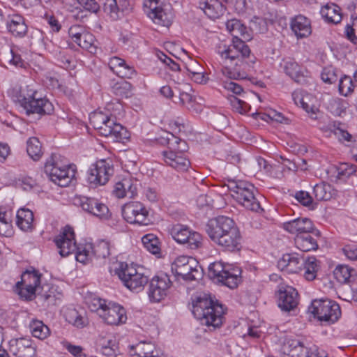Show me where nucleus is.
Here are the masks:
<instances>
[{"instance_id":"f257e3e1","label":"nucleus","mask_w":357,"mask_h":357,"mask_svg":"<svg viewBox=\"0 0 357 357\" xmlns=\"http://www.w3.org/2000/svg\"><path fill=\"white\" fill-rule=\"evenodd\" d=\"M216 52L220 56L222 73L230 79H241L246 77V71L255 63V57H250V50L242 39H233L227 45L220 44Z\"/></svg>"},{"instance_id":"f03ea898","label":"nucleus","mask_w":357,"mask_h":357,"mask_svg":"<svg viewBox=\"0 0 357 357\" xmlns=\"http://www.w3.org/2000/svg\"><path fill=\"white\" fill-rule=\"evenodd\" d=\"M206 232L217 245L227 252H235L242 248V236L233 219L223 215L209 220Z\"/></svg>"},{"instance_id":"7ed1b4c3","label":"nucleus","mask_w":357,"mask_h":357,"mask_svg":"<svg viewBox=\"0 0 357 357\" xmlns=\"http://www.w3.org/2000/svg\"><path fill=\"white\" fill-rule=\"evenodd\" d=\"M192 312L202 324L213 329L220 328L222 324L223 307L210 295L203 294L196 297L192 302Z\"/></svg>"},{"instance_id":"20e7f679","label":"nucleus","mask_w":357,"mask_h":357,"mask_svg":"<svg viewBox=\"0 0 357 357\" xmlns=\"http://www.w3.org/2000/svg\"><path fill=\"white\" fill-rule=\"evenodd\" d=\"M165 139L167 149L162 152L164 162L177 171L188 170L190 162L184 154L187 148L185 142L169 132L167 133Z\"/></svg>"},{"instance_id":"39448f33","label":"nucleus","mask_w":357,"mask_h":357,"mask_svg":"<svg viewBox=\"0 0 357 357\" xmlns=\"http://www.w3.org/2000/svg\"><path fill=\"white\" fill-rule=\"evenodd\" d=\"M227 185L228 189L233 192L232 196L246 209L258 213L264 211L259 199L255 194L257 190L252 184L245 181L228 178Z\"/></svg>"},{"instance_id":"423d86ee","label":"nucleus","mask_w":357,"mask_h":357,"mask_svg":"<svg viewBox=\"0 0 357 357\" xmlns=\"http://www.w3.org/2000/svg\"><path fill=\"white\" fill-rule=\"evenodd\" d=\"M18 102L26 111V114H37L39 115L51 114L54 111L52 103L40 94L32 86H26L21 89Z\"/></svg>"},{"instance_id":"0eeeda50","label":"nucleus","mask_w":357,"mask_h":357,"mask_svg":"<svg viewBox=\"0 0 357 357\" xmlns=\"http://www.w3.org/2000/svg\"><path fill=\"white\" fill-rule=\"evenodd\" d=\"M61 156L52 153L45 164V172L50 179L61 187L68 186L75 175V172L68 165H63Z\"/></svg>"},{"instance_id":"6e6552de","label":"nucleus","mask_w":357,"mask_h":357,"mask_svg":"<svg viewBox=\"0 0 357 357\" xmlns=\"http://www.w3.org/2000/svg\"><path fill=\"white\" fill-rule=\"evenodd\" d=\"M241 273L238 267L222 261H215L208 266L209 277L231 289L237 287Z\"/></svg>"},{"instance_id":"1a4fd4ad","label":"nucleus","mask_w":357,"mask_h":357,"mask_svg":"<svg viewBox=\"0 0 357 357\" xmlns=\"http://www.w3.org/2000/svg\"><path fill=\"white\" fill-rule=\"evenodd\" d=\"M115 272L124 286L132 291H142L149 281L148 277L139 273L132 264L121 263Z\"/></svg>"},{"instance_id":"9d476101","label":"nucleus","mask_w":357,"mask_h":357,"mask_svg":"<svg viewBox=\"0 0 357 357\" xmlns=\"http://www.w3.org/2000/svg\"><path fill=\"white\" fill-rule=\"evenodd\" d=\"M309 310L314 317L328 324L336 322L341 316L340 305L328 299L313 301Z\"/></svg>"},{"instance_id":"9b49d317","label":"nucleus","mask_w":357,"mask_h":357,"mask_svg":"<svg viewBox=\"0 0 357 357\" xmlns=\"http://www.w3.org/2000/svg\"><path fill=\"white\" fill-rule=\"evenodd\" d=\"M173 239L191 250H197L203 246V237L199 232L191 229L188 226L175 224L169 229Z\"/></svg>"},{"instance_id":"f8f14e48","label":"nucleus","mask_w":357,"mask_h":357,"mask_svg":"<svg viewBox=\"0 0 357 357\" xmlns=\"http://www.w3.org/2000/svg\"><path fill=\"white\" fill-rule=\"evenodd\" d=\"M114 172V165L111 160H98L89 170L88 181L94 187L104 185L109 181Z\"/></svg>"},{"instance_id":"ddd939ff","label":"nucleus","mask_w":357,"mask_h":357,"mask_svg":"<svg viewBox=\"0 0 357 357\" xmlns=\"http://www.w3.org/2000/svg\"><path fill=\"white\" fill-rule=\"evenodd\" d=\"M172 286V281L167 274L154 276L150 281L148 296L151 302L158 303L165 299Z\"/></svg>"},{"instance_id":"4468645a","label":"nucleus","mask_w":357,"mask_h":357,"mask_svg":"<svg viewBox=\"0 0 357 357\" xmlns=\"http://www.w3.org/2000/svg\"><path fill=\"white\" fill-rule=\"evenodd\" d=\"M195 264L193 259L180 256L172 264V271L185 280H195L200 277L201 273L196 267H194Z\"/></svg>"},{"instance_id":"2eb2a0df","label":"nucleus","mask_w":357,"mask_h":357,"mask_svg":"<svg viewBox=\"0 0 357 357\" xmlns=\"http://www.w3.org/2000/svg\"><path fill=\"white\" fill-rule=\"evenodd\" d=\"M158 0H145L144 12L154 23L168 27L172 22V13H167Z\"/></svg>"},{"instance_id":"dca6fc26","label":"nucleus","mask_w":357,"mask_h":357,"mask_svg":"<svg viewBox=\"0 0 357 357\" xmlns=\"http://www.w3.org/2000/svg\"><path fill=\"white\" fill-rule=\"evenodd\" d=\"M74 204L82 208L86 213L99 218H105L108 216V207L96 198L85 196H76L74 198Z\"/></svg>"},{"instance_id":"f3484780","label":"nucleus","mask_w":357,"mask_h":357,"mask_svg":"<svg viewBox=\"0 0 357 357\" xmlns=\"http://www.w3.org/2000/svg\"><path fill=\"white\" fill-rule=\"evenodd\" d=\"M122 215L129 223L148 225V211L138 202L126 204L122 208Z\"/></svg>"},{"instance_id":"a211bd4d","label":"nucleus","mask_w":357,"mask_h":357,"mask_svg":"<svg viewBox=\"0 0 357 357\" xmlns=\"http://www.w3.org/2000/svg\"><path fill=\"white\" fill-rule=\"evenodd\" d=\"M54 241L61 257L68 256L77 249L74 231L69 226L65 227Z\"/></svg>"},{"instance_id":"6ab92c4d","label":"nucleus","mask_w":357,"mask_h":357,"mask_svg":"<svg viewBox=\"0 0 357 357\" xmlns=\"http://www.w3.org/2000/svg\"><path fill=\"white\" fill-rule=\"evenodd\" d=\"M98 133L102 136L110 137L114 142H121L128 137L126 129L117 123L112 116L108 117Z\"/></svg>"},{"instance_id":"aec40b11","label":"nucleus","mask_w":357,"mask_h":357,"mask_svg":"<svg viewBox=\"0 0 357 357\" xmlns=\"http://www.w3.org/2000/svg\"><path fill=\"white\" fill-rule=\"evenodd\" d=\"M100 317L109 325L123 324L127 319L125 309L116 303H109L106 305L105 309L100 310Z\"/></svg>"},{"instance_id":"412c9836","label":"nucleus","mask_w":357,"mask_h":357,"mask_svg":"<svg viewBox=\"0 0 357 357\" xmlns=\"http://www.w3.org/2000/svg\"><path fill=\"white\" fill-rule=\"evenodd\" d=\"M9 352L15 357H35L36 349L29 339H13L9 342Z\"/></svg>"},{"instance_id":"4be33fe9","label":"nucleus","mask_w":357,"mask_h":357,"mask_svg":"<svg viewBox=\"0 0 357 357\" xmlns=\"http://www.w3.org/2000/svg\"><path fill=\"white\" fill-rule=\"evenodd\" d=\"M298 292L292 287H281L278 291V307L285 312H290L298 305Z\"/></svg>"},{"instance_id":"5701e85b","label":"nucleus","mask_w":357,"mask_h":357,"mask_svg":"<svg viewBox=\"0 0 357 357\" xmlns=\"http://www.w3.org/2000/svg\"><path fill=\"white\" fill-rule=\"evenodd\" d=\"M304 264L305 257L297 253H287L278 260V266L287 273H297L303 270Z\"/></svg>"},{"instance_id":"b1692460","label":"nucleus","mask_w":357,"mask_h":357,"mask_svg":"<svg viewBox=\"0 0 357 357\" xmlns=\"http://www.w3.org/2000/svg\"><path fill=\"white\" fill-rule=\"evenodd\" d=\"M283 229L292 234L298 236L314 229L312 222L307 218H298L283 223Z\"/></svg>"},{"instance_id":"393cba45","label":"nucleus","mask_w":357,"mask_h":357,"mask_svg":"<svg viewBox=\"0 0 357 357\" xmlns=\"http://www.w3.org/2000/svg\"><path fill=\"white\" fill-rule=\"evenodd\" d=\"M132 356L136 357H167L151 342L141 341L130 347Z\"/></svg>"},{"instance_id":"a878e982","label":"nucleus","mask_w":357,"mask_h":357,"mask_svg":"<svg viewBox=\"0 0 357 357\" xmlns=\"http://www.w3.org/2000/svg\"><path fill=\"white\" fill-rule=\"evenodd\" d=\"M290 27L298 38H307L312 33L310 20L302 15L291 18Z\"/></svg>"},{"instance_id":"bb28decb","label":"nucleus","mask_w":357,"mask_h":357,"mask_svg":"<svg viewBox=\"0 0 357 357\" xmlns=\"http://www.w3.org/2000/svg\"><path fill=\"white\" fill-rule=\"evenodd\" d=\"M108 66L112 72L123 78L130 79L136 74L132 66L127 65L123 59L118 56L110 58Z\"/></svg>"},{"instance_id":"cd10ccee","label":"nucleus","mask_w":357,"mask_h":357,"mask_svg":"<svg viewBox=\"0 0 357 357\" xmlns=\"http://www.w3.org/2000/svg\"><path fill=\"white\" fill-rule=\"evenodd\" d=\"M227 30L234 36L233 39H252L251 30L237 19H231L226 23Z\"/></svg>"},{"instance_id":"c85d7f7f","label":"nucleus","mask_w":357,"mask_h":357,"mask_svg":"<svg viewBox=\"0 0 357 357\" xmlns=\"http://www.w3.org/2000/svg\"><path fill=\"white\" fill-rule=\"evenodd\" d=\"M199 8L211 19H217L222 16L225 7L219 0H206L199 3Z\"/></svg>"},{"instance_id":"c756f323","label":"nucleus","mask_w":357,"mask_h":357,"mask_svg":"<svg viewBox=\"0 0 357 357\" xmlns=\"http://www.w3.org/2000/svg\"><path fill=\"white\" fill-rule=\"evenodd\" d=\"M311 233L307 232L296 236L294 241L298 249L303 252H310L318 249L317 241Z\"/></svg>"},{"instance_id":"7c9ffc66","label":"nucleus","mask_w":357,"mask_h":357,"mask_svg":"<svg viewBox=\"0 0 357 357\" xmlns=\"http://www.w3.org/2000/svg\"><path fill=\"white\" fill-rule=\"evenodd\" d=\"M284 71L296 82L302 83L305 82L302 67L292 59L284 61Z\"/></svg>"},{"instance_id":"2f4dec72","label":"nucleus","mask_w":357,"mask_h":357,"mask_svg":"<svg viewBox=\"0 0 357 357\" xmlns=\"http://www.w3.org/2000/svg\"><path fill=\"white\" fill-rule=\"evenodd\" d=\"M16 223L23 231H31L33 227V213L28 208H20L17 211Z\"/></svg>"},{"instance_id":"473e14b6","label":"nucleus","mask_w":357,"mask_h":357,"mask_svg":"<svg viewBox=\"0 0 357 357\" xmlns=\"http://www.w3.org/2000/svg\"><path fill=\"white\" fill-rule=\"evenodd\" d=\"M292 96L296 105L301 107L307 113L310 114L312 119H317V112L319 109L312 104H310V96L307 94L303 96L298 93H293Z\"/></svg>"},{"instance_id":"72a5a7b5","label":"nucleus","mask_w":357,"mask_h":357,"mask_svg":"<svg viewBox=\"0 0 357 357\" xmlns=\"http://www.w3.org/2000/svg\"><path fill=\"white\" fill-rule=\"evenodd\" d=\"M340 10V8L335 3L327 4L321 8V15L327 22L336 24L342 18Z\"/></svg>"},{"instance_id":"f704fd0d","label":"nucleus","mask_w":357,"mask_h":357,"mask_svg":"<svg viewBox=\"0 0 357 357\" xmlns=\"http://www.w3.org/2000/svg\"><path fill=\"white\" fill-rule=\"evenodd\" d=\"M7 27L13 36L20 38L24 36L27 32V26L24 23V18L18 15L12 17L7 24Z\"/></svg>"},{"instance_id":"c9c22d12","label":"nucleus","mask_w":357,"mask_h":357,"mask_svg":"<svg viewBox=\"0 0 357 357\" xmlns=\"http://www.w3.org/2000/svg\"><path fill=\"white\" fill-rule=\"evenodd\" d=\"M40 283V275L38 271L33 270L32 271H26L22 274L21 281L17 282V287L24 285L27 287L37 288Z\"/></svg>"},{"instance_id":"e433bc0d","label":"nucleus","mask_w":357,"mask_h":357,"mask_svg":"<svg viewBox=\"0 0 357 357\" xmlns=\"http://www.w3.org/2000/svg\"><path fill=\"white\" fill-rule=\"evenodd\" d=\"M355 273V270L347 265H338L333 271L336 280L342 284L349 282L354 278Z\"/></svg>"},{"instance_id":"4c0bfd02","label":"nucleus","mask_w":357,"mask_h":357,"mask_svg":"<svg viewBox=\"0 0 357 357\" xmlns=\"http://www.w3.org/2000/svg\"><path fill=\"white\" fill-rule=\"evenodd\" d=\"M303 269L304 270L303 275L307 280L312 281L314 280L319 270L317 260L315 257L305 258V264L303 266Z\"/></svg>"},{"instance_id":"58836bf2","label":"nucleus","mask_w":357,"mask_h":357,"mask_svg":"<svg viewBox=\"0 0 357 357\" xmlns=\"http://www.w3.org/2000/svg\"><path fill=\"white\" fill-rule=\"evenodd\" d=\"M356 167L349 163H341L335 168L336 181H346L347 178L354 176Z\"/></svg>"},{"instance_id":"ea45409f","label":"nucleus","mask_w":357,"mask_h":357,"mask_svg":"<svg viewBox=\"0 0 357 357\" xmlns=\"http://www.w3.org/2000/svg\"><path fill=\"white\" fill-rule=\"evenodd\" d=\"M26 151L28 155L33 160L37 161L42 157L43 152L42 151L41 143L37 137H30L26 142Z\"/></svg>"},{"instance_id":"a19ab883","label":"nucleus","mask_w":357,"mask_h":357,"mask_svg":"<svg viewBox=\"0 0 357 357\" xmlns=\"http://www.w3.org/2000/svg\"><path fill=\"white\" fill-rule=\"evenodd\" d=\"M75 251L76 260L80 263L86 264L89 260H92L93 257L92 243H85L84 245L77 246Z\"/></svg>"},{"instance_id":"79ce46f5","label":"nucleus","mask_w":357,"mask_h":357,"mask_svg":"<svg viewBox=\"0 0 357 357\" xmlns=\"http://www.w3.org/2000/svg\"><path fill=\"white\" fill-rule=\"evenodd\" d=\"M77 42H75L79 47L86 50L90 53H96V46L95 45V38L94 36L86 31H82L81 36L78 38Z\"/></svg>"},{"instance_id":"37998d69","label":"nucleus","mask_w":357,"mask_h":357,"mask_svg":"<svg viewBox=\"0 0 357 357\" xmlns=\"http://www.w3.org/2000/svg\"><path fill=\"white\" fill-rule=\"evenodd\" d=\"M132 86L125 80H121L114 84L112 86V92L120 98H129L132 96Z\"/></svg>"},{"instance_id":"c03bdc74","label":"nucleus","mask_w":357,"mask_h":357,"mask_svg":"<svg viewBox=\"0 0 357 357\" xmlns=\"http://www.w3.org/2000/svg\"><path fill=\"white\" fill-rule=\"evenodd\" d=\"M331 186L327 183L316 184L313 188V194L318 201H327L332 197Z\"/></svg>"},{"instance_id":"a18cd8bd","label":"nucleus","mask_w":357,"mask_h":357,"mask_svg":"<svg viewBox=\"0 0 357 357\" xmlns=\"http://www.w3.org/2000/svg\"><path fill=\"white\" fill-rule=\"evenodd\" d=\"M142 244L146 250L153 255L159 254L160 248L158 238L153 234H148L142 238Z\"/></svg>"},{"instance_id":"49530a36","label":"nucleus","mask_w":357,"mask_h":357,"mask_svg":"<svg viewBox=\"0 0 357 357\" xmlns=\"http://www.w3.org/2000/svg\"><path fill=\"white\" fill-rule=\"evenodd\" d=\"M30 330L33 336L40 340L45 339L50 334L49 328L39 320L33 321L30 324Z\"/></svg>"},{"instance_id":"de8ad7c7","label":"nucleus","mask_w":357,"mask_h":357,"mask_svg":"<svg viewBox=\"0 0 357 357\" xmlns=\"http://www.w3.org/2000/svg\"><path fill=\"white\" fill-rule=\"evenodd\" d=\"M93 257L106 259L110 255V245L108 241L101 240L93 244Z\"/></svg>"},{"instance_id":"09e8293b","label":"nucleus","mask_w":357,"mask_h":357,"mask_svg":"<svg viewBox=\"0 0 357 357\" xmlns=\"http://www.w3.org/2000/svg\"><path fill=\"white\" fill-rule=\"evenodd\" d=\"M66 320L77 328H84L88 324V319L75 309L70 310L66 315Z\"/></svg>"},{"instance_id":"8fccbe9b","label":"nucleus","mask_w":357,"mask_h":357,"mask_svg":"<svg viewBox=\"0 0 357 357\" xmlns=\"http://www.w3.org/2000/svg\"><path fill=\"white\" fill-rule=\"evenodd\" d=\"M273 24V19L261 18L255 16L250 20L249 29L251 30V33L253 31L257 33H264L268 29V23Z\"/></svg>"},{"instance_id":"3c124183","label":"nucleus","mask_w":357,"mask_h":357,"mask_svg":"<svg viewBox=\"0 0 357 357\" xmlns=\"http://www.w3.org/2000/svg\"><path fill=\"white\" fill-rule=\"evenodd\" d=\"M38 299L39 302L42 303L43 306L50 307L56 305L57 301H59L60 298L56 294V290L51 288L49 289L47 291L38 294Z\"/></svg>"},{"instance_id":"603ef678","label":"nucleus","mask_w":357,"mask_h":357,"mask_svg":"<svg viewBox=\"0 0 357 357\" xmlns=\"http://www.w3.org/2000/svg\"><path fill=\"white\" fill-rule=\"evenodd\" d=\"M354 86L351 78L348 75H344L339 80V93L342 96H348L354 91Z\"/></svg>"},{"instance_id":"864d4df0","label":"nucleus","mask_w":357,"mask_h":357,"mask_svg":"<svg viewBox=\"0 0 357 357\" xmlns=\"http://www.w3.org/2000/svg\"><path fill=\"white\" fill-rule=\"evenodd\" d=\"M109 116L102 112H93L90 115V123L93 126V127L99 132L100 128H102V126L105 125V123L106 122Z\"/></svg>"},{"instance_id":"5fc2aeb1","label":"nucleus","mask_w":357,"mask_h":357,"mask_svg":"<svg viewBox=\"0 0 357 357\" xmlns=\"http://www.w3.org/2000/svg\"><path fill=\"white\" fill-rule=\"evenodd\" d=\"M294 197L303 206L311 210L314 209L316 204L309 192L303 190L298 191L295 193Z\"/></svg>"},{"instance_id":"6e6d98bb","label":"nucleus","mask_w":357,"mask_h":357,"mask_svg":"<svg viewBox=\"0 0 357 357\" xmlns=\"http://www.w3.org/2000/svg\"><path fill=\"white\" fill-rule=\"evenodd\" d=\"M103 9L112 20H116L119 18V8L116 0H105L103 3Z\"/></svg>"},{"instance_id":"4d7b16f0","label":"nucleus","mask_w":357,"mask_h":357,"mask_svg":"<svg viewBox=\"0 0 357 357\" xmlns=\"http://www.w3.org/2000/svg\"><path fill=\"white\" fill-rule=\"evenodd\" d=\"M105 340H100L98 345L101 357H116V351L113 347L111 346L112 340H107V344H105Z\"/></svg>"},{"instance_id":"13d9d810","label":"nucleus","mask_w":357,"mask_h":357,"mask_svg":"<svg viewBox=\"0 0 357 357\" xmlns=\"http://www.w3.org/2000/svg\"><path fill=\"white\" fill-rule=\"evenodd\" d=\"M86 302L89 306V308L91 311L97 312L99 316L100 310L105 309L107 305L105 300H102L100 298L96 296L86 298Z\"/></svg>"},{"instance_id":"bf43d9fd","label":"nucleus","mask_w":357,"mask_h":357,"mask_svg":"<svg viewBox=\"0 0 357 357\" xmlns=\"http://www.w3.org/2000/svg\"><path fill=\"white\" fill-rule=\"evenodd\" d=\"M229 100L233 109L238 112L239 114H243L248 112L249 105L245 101L234 96H229Z\"/></svg>"},{"instance_id":"052dcab7","label":"nucleus","mask_w":357,"mask_h":357,"mask_svg":"<svg viewBox=\"0 0 357 357\" xmlns=\"http://www.w3.org/2000/svg\"><path fill=\"white\" fill-rule=\"evenodd\" d=\"M15 291L20 298L26 301H31L36 296V289L32 287H27L24 285H20L19 287L16 286Z\"/></svg>"},{"instance_id":"680f3d73","label":"nucleus","mask_w":357,"mask_h":357,"mask_svg":"<svg viewBox=\"0 0 357 357\" xmlns=\"http://www.w3.org/2000/svg\"><path fill=\"white\" fill-rule=\"evenodd\" d=\"M179 101L180 104L185 106L188 109H193L195 106V98L194 96L185 91H181L179 93Z\"/></svg>"},{"instance_id":"e2e57ef3","label":"nucleus","mask_w":357,"mask_h":357,"mask_svg":"<svg viewBox=\"0 0 357 357\" xmlns=\"http://www.w3.org/2000/svg\"><path fill=\"white\" fill-rule=\"evenodd\" d=\"M321 78L324 82L328 84L335 83L338 79L335 70L331 68H325L323 70Z\"/></svg>"},{"instance_id":"0e129e2a","label":"nucleus","mask_w":357,"mask_h":357,"mask_svg":"<svg viewBox=\"0 0 357 357\" xmlns=\"http://www.w3.org/2000/svg\"><path fill=\"white\" fill-rule=\"evenodd\" d=\"M345 34L347 38L353 43H357V18L353 21L352 24H347L345 27Z\"/></svg>"},{"instance_id":"69168bd1","label":"nucleus","mask_w":357,"mask_h":357,"mask_svg":"<svg viewBox=\"0 0 357 357\" xmlns=\"http://www.w3.org/2000/svg\"><path fill=\"white\" fill-rule=\"evenodd\" d=\"M85 10L96 13L100 10L99 4L95 0H76Z\"/></svg>"},{"instance_id":"338daca9","label":"nucleus","mask_w":357,"mask_h":357,"mask_svg":"<svg viewBox=\"0 0 357 357\" xmlns=\"http://www.w3.org/2000/svg\"><path fill=\"white\" fill-rule=\"evenodd\" d=\"M222 84L225 89L236 95H239L243 91V87L233 81L225 80L222 81Z\"/></svg>"},{"instance_id":"774afa93","label":"nucleus","mask_w":357,"mask_h":357,"mask_svg":"<svg viewBox=\"0 0 357 357\" xmlns=\"http://www.w3.org/2000/svg\"><path fill=\"white\" fill-rule=\"evenodd\" d=\"M158 57L165 66L169 67V69L172 71L180 70L179 65L162 52L158 54Z\"/></svg>"}]
</instances>
